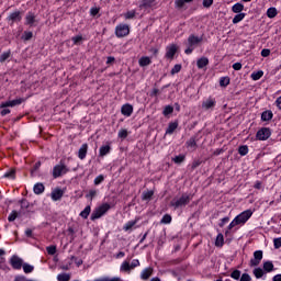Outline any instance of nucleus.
<instances>
[{
  "instance_id": "obj_19",
  "label": "nucleus",
  "mask_w": 281,
  "mask_h": 281,
  "mask_svg": "<svg viewBox=\"0 0 281 281\" xmlns=\"http://www.w3.org/2000/svg\"><path fill=\"white\" fill-rule=\"evenodd\" d=\"M36 23V15L33 12H29L25 16V25H34Z\"/></svg>"
},
{
  "instance_id": "obj_46",
  "label": "nucleus",
  "mask_w": 281,
  "mask_h": 281,
  "mask_svg": "<svg viewBox=\"0 0 281 281\" xmlns=\"http://www.w3.org/2000/svg\"><path fill=\"white\" fill-rule=\"evenodd\" d=\"M34 33L32 31H25L22 35V41H32Z\"/></svg>"
},
{
  "instance_id": "obj_13",
  "label": "nucleus",
  "mask_w": 281,
  "mask_h": 281,
  "mask_svg": "<svg viewBox=\"0 0 281 281\" xmlns=\"http://www.w3.org/2000/svg\"><path fill=\"white\" fill-rule=\"evenodd\" d=\"M89 150V145L87 143L82 144L78 150V158L82 160L87 159V153Z\"/></svg>"
},
{
  "instance_id": "obj_48",
  "label": "nucleus",
  "mask_w": 281,
  "mask_h": 281,
  "mask_svg": "<svg viewBox=\"0 0 281 281\" xmlns=\"http://www.w3.org/2000/svg\"><path fill=\"white\" fill-rule=\"evenodd\" d=\"M20 205H21V210H29L30 207V201H27L26 199H22L19 201Z\"/></svg>"
},
{
  "instance_id": "obj_14",
  "label": "nucleus",
  "mask_w": 281,
  "mask_h": 281,
  "mask_svg": "<svg viewBox=\"0 0 281 281\" xmlns=\"http://www.w3.org/2000/svg\"><path fill=\"white\" fill-rule=\"evenodd\" d=\"M157 0H142L139 4L140 10H148V8H155Z\"/></svg>"
},
{
  "instance_id": "obj_7",
  "label": "nucleus",
  "mask_w": 281,
  "mask_h": 281,
  "mask_svg": "<svg viewBox=\"0 0 281 281\" xmlns=\"http://www.w3.org/2000/svg\"><path fill=\"white\" fill-rule=\"evenodd\" d=\"M21 21H23V13H21V11L16 10L14 12H11L8 16H7V22L10 25H14V23H21Z\"/></svg>"
},
{
  "instance_id": "obj_30",
  "label": "nucleus",
  "mask_w": 281,
  "mask_h": 281,
  "mask_svg": "<svg viewBox=\"0 0 281 281\" xmlns=\"http://www.w3.org/2000/svg\"><path fill=\"white\" fill-rule=\"evenodd\" d=\"M135 225H137V220L128 221L127 223L124 224L123 229L124 232H130V229H133Z\"/></svg>"
},
{
  "instance_id": "obj_26",
  "label": "nucleus",
  "mask_w": 281,
  "mask_h": 281,
  "mask_svg": "<svg viewBox=\"0 0 281 281\" xmlns=\"http://www.w3.org/2000/svg\"><path fill=\"white\" fill-rule=\"evenodd\" d=\"M261 120L262 122H270V120H273V112L270 110L262 112Z\"/></svg>"
},
{
  "instance_id": "obj_12",
  "label": "nucleus",
  "mask_w": 281,
  "mask_h": 281,
  "mask_svg": "<svg viewBox=\"0 0 281 281\" xmlns=\"http://www.w3.org/2000/svg\"><path fill=\"white\" fill-rule=\"evenodd\" d=\"M262 262V250H256L254 252V258L250 259L249 266L250 267H258Z\"/></svg>"
},
{
  "instance_id": "obj_63",
  "label": "nucleus",
  "mask_w": 281,
  "mask_h": 281,
  "mask_svg": "<svg viewBox=\"0 0 281 281\" xmlns=\"http://www.w3.org/2000/svg\"><path fill=\"white\" fill-rule=\"evenodd\" d=\"M175 5L176 8H183L186 5V0H176Z\"/></svg>"
},
{
  "instance_id": "obj_60",
  "label": "nucleus",
  "mask_w": 281,
  "mask_h": 281,
  "mask_svg": "<svg viewBox=\"0 0 281 281\" xmlns=\"http://www.w3.org/2000/svg\"><path fill=\"white\" fill-rule=\"evenodd\" d=\"M139 259H133L132 262L130 263L131 269H135L139 267Z\"/></svg>"
},
{
  "instance_id": "obj_39",
  "label": "nucleus",
  "mask_w": 281,
  "mask_h": 281,
  "mask_svg": "<svg viewBox=\"0 0 281 281\" xmlns=\"http://www.w3.org/2000/svg\"><path fill=\"white\" fill-rule=\"evenodd\" d=\"M155 192L154 191H145L142 194V199L143 201H150V199H153Z\"/></svg>"
},
{
  "instance_id": "obj_51",
  "label": "nucleus",
  "mask_w": 281,
  "mask_h": 281,
  "mask_svg": "<svg viewBox=\"0 0 281 281\" xmlns=\"http://www.w3.org/2000/svg\"><path fill=\"white\" fill-rule=\"evenodd\" d=\"M240 277H241L240 270H234V271L231 273V278H233V280H240Z\"/></svg>"
},
{
  "instance_id": "obj_3",
  "label": "nucleus",
  "mask_w": 281,
  "mask_h": 281,
  "mask_svg": "<svg viewBox=\"0 0 281 281\" xmlns=\"http://www.w3.org/2000/svg\"><path fill=\"white\" fill-rule=\"evenodd\" d=\"M111 210V204L109 203H103L99 207L94 209L92 214H91V221H98V218H102L106 212Z\"/></svg>"
},
{
  "instance_id": "obj_58",
  "label": "nucleus",
  "mask_w": 281,
  "mask_h": 281,
  "mask_svg": "<svg viewBox=\"0 0 281 281\" xmlns=\"http://www.w3.org/2000/svg\"><path fill=\"white\" fill-rule=\"evenodd\" d=\"M74 45H79L82 41V35H77L71 38Z\"/></svg>"
},
{
  "instance_id": "obj_55",
  "label": "nucleus",
  "mask_w": 281,
  "mask_h": 281,
  "mask_svg": "<svg viewBox=\"0 0 281 281\" xmlns=\"http://www.w3.org/2000/svg\"><path fill=\"white\" fill-rule=\"evenodd\" d=\"M201 164H203V161L201 159L193 160V162L191 165V170H196V168H199V166H201Z\"/></svg>"
},
{
  "instance_id": "obj_32",
  "label": "nucleus",
  "mask_w": 281,
  "mask_h": 281,
  "mask_svg": "<svg viewBox=\"0 0 281 281\" xmlns=\"http://www.w3.org/2000/svg\"><path fill=\"white\" fill-rule=\"evenodd\" d=\"M131 270H132L131 263L128 261H123L121 267H120V271L128 273V271H131Z\"/></svg>"
},
{
  "instance_id": "obj_57",
  "label": "nucleus",
  "mask_w": 281,
  "mask_h": 281,
  "mask_svg": "<svg viewBox=\"0 0 281 281\" xmlns=\"http://www.w3.org/2000/svg\"><path fill=\"white\" fill-rule=\"evenodd\" d=\"M119 137H120L121 139H126V138L128 137V131H126V130H121V131L119 132Z\"/></svg>"
},
{
  "instance_id": "obj_11",
  "label": "nucleus",
  "mask_w": 281,
  "mask_h": 281,
  "mask_svg": "<svg viewBox=\"0 0 281 281\" xmlns=\"http://www.w3.org/2000/svg\"><path fill=\"white\" fill-rule=\"evenodd\" d=\"M10 265L15 270H21L23 268V259L21 257L14 255L10 259Z\"/></svg>"
},
{
  "instance_id": "obj_24",
  "label": "nucleus",
  "mask_w": 281,
  "mask_h": 281,
  "mask_svg": "<svg viewBox=\"0 0 281 281\" xmlns=\"http://www.w3.org/2000/svg\"><path fill=\"white\" fill-rule=\"evenodd\" d=\"M151 63L153 60H150V57L148 56H143L138 60L139 67H148V65H150Z\"/></svg>"
},
{
  "instance_id": "obj_1",
  "label": "nucleus",
  "mask_w": 281,
  "mask_h": 281,
  "mask_svg": "<svg viewBox=\"0 0 281 281\" xmlns=\"http://www.w3.org/2000/svg\"><path fill=\"white\" fill-rule=\"evenodd\" d=\"M252 215H254V212L251 210H246V211L241 212L239 215H237L227 226L225 236H229V231L234 229V227H236V225H245V223H247L251 218Z\"/></svg>"
},
{
  "instance_id": "obj_4",
  "label": "nucleus",
  "mask_w": 281,
  "mask_h": 281,
  "mask_svg": "<svg viewBox=\"0 0 281 281\" xmlns=\"http://www.w3.org/2000/svg\"><path fill=\"white\" fill-rule=\"evenodd\" d=\"M69 172V168L65 165V161L60 160L58 165L53 168V179H58L63 177V175H67Z\"/></svg>"
},
{
  "instance_id": "obj_9",
  "label": "nucleus",
  "mask_w": 281,
  "mask_h": 281,
  "mask_svg": "<svg viewBox=\"0 0 281 281\" xmlns=\"http://www.w3.org/2000/svg\"><path fill=\"white\" fill-rule=\"evenodd\" d=\"M216 106V99L209 97L206 100L202 102L203 111H214Z\"/></svg>"
},
{
  "instance_id": "obj_27",
  "label": "nucleus",
  "mask_w": 281,
  "mask_h": 281,
  "mask_svg": "<svg viewBox=\"0 0 281 281\" xmlns=\"http://www.w3.org/2000/svg\"><path fill=\"white\" fill-rule=\"evenodd\" d=\"M150 276H153V268H145L140 273L142 280H148Z\"/></svg>"
},
{
  "instance_id": "obj_29",
  "label": "nucleus",
  "mask_w": 281,
  "mask_h": 281,
  "mask_svg": "<svg viewBox=\"0 0 281 281\" xmlns=\"http://www.w3.org/2000/svg\"><path fill=\"white\" fill-rule=\"evenodd\" d=\"M273 269H274V266H273L272 261H265L263 262V271L266 273H271V271H273Z\"/></svg>"
},
{
  "instance_id": "obj_38",
  "label": "nucleus",
  "mask_w": 281,
  "mask_h": 281,
  "mask_svg": "<svg viewBox=\"0 0 281 281\" xmlns=\"http://www.w3.org/2000/svg\"><path fill=\"white\" fill-rule=\"evenodd\" d=\"M162 225H170L172 223V216L170 214H165L160 221Z\"/></svg>"
},
{
  "instance_id": "obj_21",
  "label": "nucleus",
  "mask_w": 281,
  "mask_h": 281,
  "mask_svg": "<svg viewBox=\"0 0 281 281\" xmlns=\"http://www.w3.org/2000/svg\"><path fill=\"white\" fill-rule=\"evenodd\" d=\"M243 10H245V4L237 2L232 7V11L235 14H243Z\"/></svg>"
},
{
  "instance_id": "obj_35",
  "label": "nucleus",
  "mask_w": 281,
  "mask_h": 281,
  "mask_svg": "<svg viewBox=\"0 0 281 281\" xmlns=\"http://www.w3.org/2000/svg\"><path fill=\"white\" fill-rule=\"evenodd\" d=\"M238 153L241 157H245L246 155L249 154V146L247 145H241L238 147Z\"/></svg>"
},
{
  "instance_id": "obj_47",
  "label": "nucleus",
  "mask_w": 281,
  "mask_h": 281,
  "mask_svg": "<svg viewBox=\"0 0 281 281\" xmlns=\"http://www.w3.org/2000/svg\"><path fill=\"white\" fill-rule=\"evenodd\" d=\"M175 164H183L186 161V155H178L172 158Z\"/></svg>"
},
{
  "instance_id": "obj_34",
  "label": "nucleus",
  "mask_w": 281,
  "mask_h": 281,
  "mask_svg": "<svg viewBox=\"0 0 281 281\" xmlns=\"http://www.w3.org/2000/svg\"><path fill=\"white\" fill-rule=\"evenodd\" d=\"M245 16H247V13H237L233 19V24L236 25L240 23V21H243Z\"/></svg>"
},
{
  "instance_id": "obj_23",
  "label": "nucleus",
  "mask_w": 281,
  "mask_h": 281,
  "mask_svg": "<svg viewBox=\"0 0 281 281\" xmlns=\"http://www.w3.org/2000/svg\"><path fill=\"white\" fill-rule=\"evenodd\" d=\"M196 65L198 69H203L204 67H207V65H210V59H207V57H201L200 59H198Z\"/></svg>"
},
{
  "instance_id": "obj_50",
  "label": "nucleus",
  "mask_w": 281,
  "mask_h": 281,
  "mask_svg": "<svg viewBox=\"0 0 281 281\" xmlns=\"http://www.w3.org/2000/svg\"><path fill=\"white\" fill-rule=\"evenodd\" d=\"M135 14H136L135 10H132V11H127L126 13H124L123 16L126 21H128V20L133 19L135 16Z\"/></svg>"
},
{
  "instance_id": "obj_8",
  "label": "nucleus",
  "mask_w": 281,
  "mask_h": 281,
  "mask_svg": "<svg viewBox=\"0 0 281 281\" xmlns=\"http://www.w3.org/2000/svg\"><path fill=\"white\" fill-rule=\"evenodd\" d=\"M271 137V128L269 127H261L259 131H257L256 139L259 142H267Z\"/></svg>"
},
{
  "instance_id": "obj_37",
  "label": "nucleus",
  "mask_w": 281,
  "mask_h": 281,
  "mask_svg": "<svg viewBox=\"0 0 281 281\" xmlns=\"http://www.w3.org/2000/svg\"><path fill=\"white\" fill-rule=\"evenodd\" d=\"M4 179H16V171L14 169H10L3 175Z\"/></svg>"
},
{
  "instance_id": "obj_16",
  "label": "nucleus",
  "mask_w": 281,
  "mask_h": 281,
  "mask_svg": "<svg viewBox=\"0 0 281 281\" xmlns=\"http://www.w3.org/2000/svg\"><path fill=\"white\" fill-rule=\"evenodd\" d=\"M175 54H177V46L175 44H171L166 47V58L172 59L175 58Z\"/></svg>"
},
{
  "instance_id": "obj_61",
  "label": "nucleus",
  "mask_w": 281,
  "mask_h": 281,
  "mask_svg": "<svg viewBox=\"0 0 281 281\" xmlns=\"http://www.w3.org/2000/svg\"><path fill=\"white\" fill-rule=\"evenodd\" d=\"M274 249H280L281 247V237L273 239Z\"/></svg>"
},
{
  "instance_id": "obj_53",
  "label": "nucleus",
  "mask_w": 281,
  "mask_h": 281,
  "mask_svg": "<svg viewBox=\"0 0 281 281\" xmlns=\"http://www.w3.org/2000/svg\"><path fill=\"white\" fill-rule=\"evenodd\" d=\"M46 251H47L48 256H55V254H56V246L52 245V246L46 247Z\"/></svg>"
},
{
  "instance_id": "obj_31",
  "label": "nucleus",
  "mask_w": 281,
  "mask_h": 281,
  "mask_svg": "<svg viewBox=\"0 0 281 281\" xmlns=\"http://www.w3.org/2000/svg\"><path fill=\"white\" fill-rule=\"evenodd\" d=\"M267 16L268 19H276L278 16V9L271 7L267 10Z\"/></svg>"
},
{
  "instance_id": "obj_6",
  "label": "nucleus",
  "mask_w": 281,
  "mask_h": 281,
  "mask_svg": "<svg viewBox=\"0 0 281 281\" xmlns=\"http://www.w3.org/2000/svg\"><path fill=\"white\" fill-rule=\"evenodd\" d=\"M201 43H203V35H195V34H191L189 35L188 40H187V47H199V45H201Z\"/></svg>"
},
{
  "instance_id": "obj_18",
  "label": "nucleus",
  "mask_w": 281,
  "mask_h": 281,
  "mask_svg": "<svg viewBox=\"0 0 281 281\" xmlns=\"http://www.w3.org/2000/svg\"><path fill=\"white\" fill-rule=\"evenodd\" d=\"M186 147L190 148V150H196V148H199L196 145V136L189 138V140L186 142Z\"/></svg>"
},
{
  "instance_id": "obj_15",
  "label": "nucleus",
  "mask_w": 281,
  "mask_h": 281,
  "mask_svg": "<svg viewBox=\"0 0 281 281\" xmlns=\"http://www.w3.org/2000/svg\"><path fill=\"white\" fill-rule=\"evenodd\" d=\"M121 113L125 117H131V115H133V106L131 105V103L123 104L121 108Z\"/></svg>"
},
{
  "instance_id": "obj_41",
  "label": "nucleus",
  "mask_w": 281,
  "mask_h": 281,
  "mask_svg": "<svg viewBox=\"0 0 281 281\" xmlns=\"http://www.w3.org/2000/svg\"><path fill=\"white\" fill-rule=\"evenodd\" d=\"M10 56H12V50H7L3 54L0 55V63H5V60H8V58H10Z\"/></svg>"
},
{
  "instance_id": "obj_62",
  "label": "nucleus",
  "mask_w": 281,
  "mask_h": 281,
  "mask_svg": "<svg viewBox=\"0 0 281 281\" xmlns=\"http://www.w3.org/2000/svg\"><path fill=\"white\" fill-rule=\"evenodd\" d=\"M227 223H229V217H223L218 224L220 227H225V225H227Z\"/></svg>"
},
{
  "instance_id": "obj_43",
  "label": "nucleus",
  "mask_w": 281,
  "mask_h": 281,
  "mask_svg": "<svg viewBox=\"0 0 281 281\" xmlns=\"http://www.w3.org/2000/svg\"><path fill=\"white\" fill-rule=\"evenodd\" d=\"M22 269L24 273H32V271H34V266L30 263H22Z\"/></svg>"
},
{
  "instance_id": "obj_42",
  "label": "nucleus",
  "mask_w": 281,
  "mask_h": 281,
  "mask_svg": "<svg viewBox=\"0 0 281 281\" xmlns=\"http://www.w3.org/2000/svg\"><path fill=\"white\" fill-rule=\"evenodd\" d=\"M58 281H70L71 280V274L69 273H60L57 276Z\"/></svg>"
},
{
  "instance_id": "obj_59",
  "label": "nucleus",
  "mask_w": 281,
  "mask_h": 281,
  "mask_svg": "<svg viewBox=\"0 0 281 281\" xmlns=\"http://www.w3.org/2000/svg\"><path fill=\"white\" fill-rule=\"evenodd\" d=\"M239 281H251V276H249V273H243Z\"/></svg>"
},
{
  "instance_id": "obj_49",
  "label": "nucleus",
  "mask_w": 281,
  "mask_h": 281,
  "mask_svg": "<svg viewBox=\"0 0 281 281\" xmlns=\"http://www.w3.org/2000/svg\"><path fill=\"white\" fill-rule=\"evenodd\" d=\"M231 80L229 77H221L220 87H228Z\"/></svg>"
},
{
  "instance_id": "obj_17",
  "label": "nucleus",
  "mask_w": 281,
  "mask_h": 281,
  "mask_svg": "<svg viewBox=\"0 0 281 281\" xmlns=\"http://www.w3.org/2000/svg\"><path fill=\"white\" fill-rule=\"evenodd\" d=\"M65 192L61 189H55L50 193L52 201H60L64 196Z\"/></svg>"
},
{
  "instance_id": "obj_20",
  "label": "nucleus",
  "mask_w": 281,
  "mask_h": 281,
  "mask_svg": "<svg viewBox=\"0 0 281 281\" xmlns=\"http://www.w3.org/2000/svg\"><path fill=\"white\" fill-rule=\"evenodd\" d=\"M34 194H43L45 192V184L37 182L33 187Z\"/></svg>"
},
{
  "instance_id": "obj_56",
  "label": "nucleus",
  "mask_w": 281,
  "mask_h": 281,
  "mask_svg": "<svg viewBox=\"0 0 281 281\" xmlns=\"http://www.w3.org/2000/svg\"><path fill=\"white\" fill-rule=\"evenodd\" d=\"M95 194H98V191L95 189H91L88 194H86V199H91V201L93 200V198L95 196Z\"/></svg>"
},
{
  "instance_id": "obj_52",
  "label": "nucleus",
  "mask_w": 281,
  "mask_h": 281,
  "mask_svg": "<svg viewBox=\"0 0 281 281\" xmlns=\"http://www.w3.org/2000/svg\"><path fill=\"white\" fill-rule=\"evenodd\" d=\"M179 71H181V64H176V65L172 67L170 74H171V76H175L176 74H179Z\"/></svg>"
},
{
  "instance_id": "obj_44",
  "label": "nucleus",
  "mask_w": 281,
  "mask_h": 281,
  "mask_svg": "<svg viewBox=\"0 0 281 281\" xmlns=\"http://www.w3.org/2000/svg\"><path fill=\"white\" fill-rule=\"evenodd\" d=\"M173 112H175V108L172 105H166L162 111V115L168 116V115H171V113Z\"/></svg>"
},
{
  "instance_id": "obj_22",
  "label": "nucleus",
  "mask_w": 281,
  "mask_h": 281,
  "mask_svg": "<svg viewBox=\"0 0 281 281\" xmlns=\"http://www.w3.org/2000/svg\"><path fill=\"white\" fill-rule=\"evenodd\" d=\"M176 128H179V123L178 122L169 123V125L166 130V135H172V133H175Z\"/></svg>"
},
{
  "instance_id": "obj_40",
  "label": "nucleus",
  "mask_w": 281,
  "mask_h": 281,
  "mask_svg": "<svg viewBox=\"0 0 281 281\" xmlns=\"http://www.w3.org/2000/svg\"><path fill=\"white\" fill-rule=\"evenodd\" d=\"M262 76H265V72L262 70H258L251 74L250 78L252 80H260V78H262Z\"/></svg>"
},
{
  "instance_id": "obj_2",
  "label": "nucleus",
  "mask_w": 281,
  "mask_h": 281,
  "mask_svg": "<svg viewBox=\"0 0 281 281\" xmlns=\"http://www.w3.org/2000/svg\"><path fill=\"white\" fill-rule=\"evenodd\" d=\"M190 201H192V194L183 193L180 198L171 200L170 206L179 210V207L189 205Z\"/></svg>"
},
{
  "instance_id": "obj_10",
  "label": "nucleus",
  "mask_w": 281,
  "mask_h": 281,
  "mask_svg": "<svg viewBox=\"0 0 281 281\" xmlns=\"http://www.w3.org/2000/svg\"><path fill=\"white\" fill-rule=\"evenodd\" d=\"M23 102H25V99H23V98L10 100L7 102H2L0 104V109H8V106H11V108L19 106V105L23 104Z\"/></svg>"
},
{
  "instance_id": "obj_45",
  "label": "nucleus",
  "mask_w": 281,
  "mask_h": 281,
  "mask_svg": "<svg viewBox=\"0 0 281 281\" xmlns=\"http://www.w3.org/2000/svg\"><path fill=\"white\" fill-rule=\"evenodd\" d=\"M16 218H19V212H16V211H12L8 216L9 223H14V221H16Z\"/></svg>"
},
{
  "instance_id": "obj_33",
  "label": "nucleus",
  "mask_w": 281,
  "mask_h": 281,
  "mask_svg": "<svg viewBox=\"0 0 281 281\" xmlns=\"http://www.w3.org/2000/svg\"><path fill=\"white\" fill-rule=\"evenodd\" d=\"M89 214H91V205H87L83 211L80 212L79 216H81V218H89Z\"/></svg>"
},
{
  "instance_id": "obj_36",
  "label": "nucleus",
  "mask_w": 281,
  "mask_h": 281,
  "mask_svg": "<svg viewBox=\"0 0 281 281\" xmlns=\"http://www.w3.org/2000/svg\"><path fill=\"white\" fill-rule=\"evenodd\" d=\"M252 273H254L255 278H257V280H260V278H262V276H265V270H262V268H255L252 270Z\"/></svg>"
},
{
  "instance_id": "obj_5",
  "label": "nucleus",
  "mask_w": 281,
  "mask_h": 281,
  "mask_svg": "<svg viewBox=\"0 0 281 281\" xmlns=\"http://www.w3.org/2000/svg\"><path fill=\"white\" fill-rule=\"evenodd\" d=\"M131 34V26L128 24L121 23L115 26V36L116 38H124Z\"/></svg>"
},
{
  "instance_id": "obj_64",
  "label": "nucleus",
  "mask_w": 281,
  "mask_h": 281,
  "mask_svg": "<svg viewBox=\"0 0 281 281\" xmlns=\"http://www.w3.org/2000/svg\"><path fill=\"white\" fill-rule=\"evenodd\" d=\"M105 281H124V280H122V278L120 277H113V278L105 277Z\"/></svg>"
},
{
  "instance_id": "obj_25",
  "label": "nucleus",
  "mask_w": 281,
  "mask_h": 281,
  "mask_svg": "<svg viewBox=\"0 0 281 281\" xmlns=\"http://www.w3.org/2000/svg\"><path fill=\"white\" fill-rule=\"evenodd\" d=\"M111 153V145H103L99 149L100 157H106Z\"/></svg>"
},
{
  "instance_id": "obj_54",
  "label": "nucleus",
  "mask_w": 281,
  "mask_h": 281,
  "mask_svg": "<svg viewBox=\"0 0 281 281\" xmlns=\"http://www.w3.org/2000/svg\"><path fill=\"white\" fill-rule=\"evenodd\" d=\"M102 182H104V175H99L97 178H94V186H100Z\"/></svg>"
},
{
  "instance_id": "obj_28",
  "label": "nucleus",
  "mask_w": 281,
  "mask_h": 281,
  "mask_svg": "<svg viewBox=\"0 0 281 281\" xmlns=\"http://www.w3.org/2000/svg\"><path fill=\"white\" fill-rule=\"evenodd\" d=\"M225 245V237L223 236L222 233L217 234L216 239H215V247H223Z\"/></svg>"
}]
</instances>
